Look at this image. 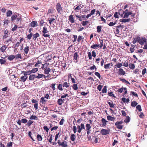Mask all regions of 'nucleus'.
I'll list each match as a JSON object with an SVG mask.
<instances>
[{
    "label": "nucleus",
    "instance_id": "nucleus-26",
    "mask_svg": "<svg viewBox=\"0 0 147 147\" xmlns=\"http://www.w3.org/2000/svg\"><path fill=\"white\" fill-rule=\"evenodd\" d=\"M38 118L37 116L32 115L30 118V120H37L38 119Z\"/></svg>",
    "mask_w": 147,
    "mask_h": 147
},
{
    "label": "nucleus",
    "instance_id": "nucleus-23",
    "mask_svg": "<svg viewBox=\"0 0 147 147\" xmlns=\"http://www.w3.org/2000/svg\"><path fill=\"white\" fill-rule=\"evenodd\" d=\"M42 64L41 61H38L35 64L34 66L35 67L38 66L40 67V65Z\"/></svg>",
    "mask_w": 147,
    "mask_h": 147
},
{
    "label": "nucleus",
    "instance_id": "nucleus-34",
    "mask_svg": "<svg viewBox=\"0 0 147 147\" xmlns=\"http://www.w3.org/2000/svg\"><path fill=\"white\" fill-rule=\"evenodd\" d=\"M36 137L37 138V140L38 141H41L42 139V136L39 134L37 135Z\"/></svg>",
    "mask_w": 147,
    "mask_h": 147
},
{
    "label": "nucleus",
    "instance_id": "nucleus-8",
    "mask_svg": "<svg viewBox=\"0 0 147 147\" xmlns=\"http://www.w3.org/2000/svg\"><path fill=\"white\" fill-rule=\"evenodd\" d=\"M69 22L71 23H74L75 21L74 20L73 16L71 15L69 16Z\"/></svg>",
    "mask_w": 147,
    "mask_h": 147
},
{
    "label": "nucleus",
    "instance_id": "nucleus-15",
    "mask_svg": "<svg viewBox=\"0 0 147 147\" xmlns=\"http://www.w3.org/2000/svg\"><path fill=\"white\" fill-rule=\"evenodd\" d=\"M7 57V59L9 61H11L16 58V56L14 55H10L8 56Z\"/></svg>",
    "mask_w": 147,
    "mask_h": 147
},
{
    "label": "nucleus",
    "instance_id": "nucleus-49",
    "mask_svg": "<svg viewBox=\"0 0 147 147\" xmlns=\"http://www.w3.org/2000/svg\"><path fill=\"white\" fill-rule=\"evenodd\" d=\"M122 66V65L121 63H118L115 65V67L120 68Z\"/></svg>",
    "mask_w": 147,
    "mask_h": 147
},
{
    "label": "nucleus",
    "instance_id": "nucleus-14",
    "mask_svg": "<svg viewBox=\"0 0 147 147\" xmlns=\"http://www.w3.org/2000/svg\"><path fill=\"white\" fill-rule=\"evenodd\" d=\"M30 26L32 27H35L37 26V22L33 21L30 23Z\"/></svg>",
    "mask_w": 147,
    "mask_h": 147
},
{
    "label": "nucleus",
    "instance_id": "nucleus-25",
    "mask_svg": "<svg viewBox=\"0 0 147 147\" xmlns=\"http://www.w3.org/2000/svg\"><path fill=\"white\" fill-rule=\"evenodd\" d=\"M47 101V100L45 99V98L43 97H41L40 99V102L42 104H45Z\"/></svg>",
    "mask_w": 147,
    "mask_h": 147
},
{
    "label": "nucleus",
    "instance_id": "nucleus-24",
    "mask_svg": "<svg viewBox=\"0 0 147 147\" xmlns=\"http://www.w3.org/2000/svg\"><path fill=\"white\" fill-rule=\"evenodd\" d=\"M57 102L59 105H61L64 102L63 100L62 99L60 98L57 100Z\"/></svg>",
    "mask_w": 147,
    "mask_h": 147
},
{
    "label": "nucleus",
    "instance_id": "nucleus-39",
    "mask_svg": "<svg viewBox=\"0 0 147 147\" xmlns=\"http://www.w3.org/2000/svg\"><path fill=\"white\" fill-rule=\"evenodd\" d=\"M37 76L36 77V78L39 79L43 77V76H44V75L43 74H37Z\"/></svg>",
    "mask_w": 147,
    "mask_h": 147
},
{
    "label": "nucleus",
    "instance_id": "nucleus-13",
    "mask_svg": "<svg viewBox=\"0 0 147 147\" xmlns=\"http://www.w3.org/2000/svg\"><path fill=\"white\" fill-rule=\"evenodd\" d=\"M7 48V46L5 45L2 46L0 48V50L3 53L5 52L6 49Z\"/></svg>",
    "mask_w": 147,
    "mask_h": 147
},
{
    "label": "nucleus",
    "instance_id": "nucleus-40",
    "mask_svg": "<svg viewBox=\"0 0 147 147\" xmlns=\"http://www.w3.org/2000/svg\"><path fill=\"white\" fill-rule=\"evenodd\" d=\"M129 67L131 69H133L135 68V65L134 64L130 63L129 65Z\"/></svg>",
    "mask_w": 147,
    "mask_h": 147
},
{
    "label": "nucleus",
    "instance_id": "nucleus-48",
    "mask_svg": "<svg viewBox=\"0 0 147 147\" xmlns=\"http://www.w3.org/2000/svg\"><path fill=\"white\" fill-rule=\"evenodd\" d=\"M54 10L53 9H49L48 10L47 14L51 13L52 14L53 13Z\"/></svg>",
    "mask_w": 147,
    "mask_h": 147
},
{
    "label": "nucleus",
    "instance_id": "nucleus-61",
    "mask_svg": "<svg viewBox=\"0 0 147 147\" xmlns=\"http://www.w3.org/2000/svg\"><path fill=\"white\" fill-rule=\"evenodd\" d=\"M89 69H90L91 70H93L94 69H95V71H96V69H97L96 66L94 65H93V66L90 67Z\"/></svg>",
    "mask_w": 147,
    "mask_h": 147
},
{
    "label": "nucleus",
    "instance_id": "nucleus-35",
    "mask_svg": "<svg viewBox=\"0 0 147 147\" xmlns=\"http://www.w3.org/2000/svg\"><path fill=\"white\" fill-rule=\"evenodd\" d=\"M137 104L138 103L136 102V101H133L131 102V105L132 107H135Z\"/></svg>",
    "mask_w": 147,
    "mask_h": 147
},
{
    "label": "nucleus",
    "instance_id": "nucleus-11",
    "mask_svg": "<svg viewBox=\"0 0 147 147\" xmlns=\"http://www.w3.org/2000/svg\"><path fill=\"white\" fill-rule=\"evenodd\" d=\"M29 50V47L28 46H26L23 49L24 52L26 55L28 54Z\"/></svg>",
    "mask_w": 147,
    "mask_h": 147
},
{
    "label": "nucleus",
    "instance_id": "nucleus-47",
    "mask_svg": "<svg viewBox=\"0 0 147 147\" xmlns=\"http://www.w3.org/2000/svg\"><path fill=\"white\" fill-rule=\"evenodd\" d=\"M15 56H16V57L17 59H22V57L20 54L19 53L17 54Z\"/></svg>",
    "mask_w": 147,
    "mask_h": 147
},
{
    "label": "nucleus",
    "instance_id": "nucleus-58",
    "mask_svg": "<svg viewBox=\"0 0 147 147\" xmlns=\"http://www.w3.org/2000/svg\"><path fill=\"white\" fill-rule=\"evenodd\" d=\"M100 45H99V47L100 48H101L103 46V41L102 40H100Z\"/></svg>",
    "mask_w": 147,
    "mask_h": 147
},
{
    "label": "nucleus",
    "instance_id": "nucleus-43",
    "mask_svg": "<svg viewBox=\"0 0 147 147\" xmlns=\"http://www.w3.org/2000/svg\"><path fill=\"white\" fill-rule=\"evenodd\" d=\"M24 75L25 76H27V75H30L32 73L31 71V70H30L29 71H27L26 72L24 71Z\"/></svg>",
    "mask_w": 147,
    "mask_h": 147
},
{
    "label": "nucleus",
    "instance_id": "nucleus-60",
    "mask_svg": "<svg viewBox=\"0 0 147 147\" xmlns=\"http://www.w3.org/2000/svg\"><path fill=\"white\" fill-rule=\"evenodd\" d=\"M56 84H52L51 85L50 87H51L53 90H55V86Z\"/></svg>",
    "mask_w": 147,
    "mask_h": 147
},
{
    "label": "nucleus",
    "instance_id": "nucleus-20",
    "mask_svg": "<svg viewBox=\"0 0 147 147\" xmlns=\"http://www.w3.org/2000/svg\"><path fill=\"white\" fill-rule=\"evenodd\" d=\"M51 69L49 67L45 69H44V73L46 74H49L50 72Z\"/></svg>",
    "mask_w": 147,
    "mask_h": 147
},
{
    "label": "nucleus",
    "instance_id": "nucleus-33",
    "mask_svg": "<svg viewBox=\"0 0 147 147\" xmlns=\"http://www.w3.org/2000/svg\"><path fill=\"white\" fill-rule=\"evenodd\" d=\"M17 17L18 16L16 14L13 15L11 17V20L12 21H13L15 20Z\"/></svg>",
    "mask_w": 147,
    "mask_h": 147
},
{
    "label": "nucleus",
    "instance_id": "nucleus-6",
    "mask_svg": "<svg viewBox=\"0 0 147 147\" xmlns=\"http://www.w3.org/2000/svg\"><path fill=\"white\" fill-rule=\"evenodd\" d=\"M100 133L102 135H106L109 133L108 130L104 129L101 130Z\"/></svg>",
    "mask_w": 147,
    "mask_h": 147
},
{
    "label": "nucleus",
    "instance_id": "nucleus-32",
    "mask_svg": "<svg viewBox=\"0 0 147 147\" xmlns=\"http://www.w3.org/2000/svg\"><path fill=\"white\" fill-rule=\"evenodd\" d=\"M61 146L63 147H66L67 146V142L66 141H64L61 143Z\"/></svg>",
    "mask_w": 147,
    "mask_h": 147
},
{
    "label": "nucleus",
    "instance_id": "nucleus-31",
    "mask_svg": "<svg viewBox=\"0 0 147 147\" xmlns=\"http://www.w3.org/2000/svg\"><path fill=\"white\" fill-rule=\"evenodd\" d=\"M102 26H99L97 27V32L98 33H100L102 29Z\"/></svg>",
    "mask_w": 147,
    "mask_h": 147
},
{
    "label": "nucleus",
    "instance_id": "nucleus-27",
    "mask_svg": "<svg viewBox=\"0 0 147 147\" xmlns=\"http://www.w3.org/2000/svg\"><path fill=\"white\" fill-rule=\"evenodd\" d=\"M76 137V136L75 134H71L70 137L71 140L73 142L75 140Z\"/></svg>",
    "mask_w": 147,
    "mask_h": 147
},
{
    "label": "nucleus",
    "instance_id": "nucleus-56",
    "mask_svg": "<svg viewBox=\"0 0 147 147\" xmlns=\"http://www.w3.org/2000/svg\"><path fill=\"white\" fill-rule=\"evenodd\" d=\"M6 62V61L5 59H0V63L1 64H4Z\"/></svg>",
    "mask_w": 147,
    "mask_h": 147
},
{
    "label": "nucleus",
    "instance_id": "nucleus-18",
    "mask_svg": "<svg viewBox=\"0 0 147 147\" xmlns=\"http://www.w3.org/2000/svg\"><path fill=\"white\" fill-rule=\"evenodd\" d=\"M99 47V44H94L91 46L90 48L93 49H97Z\"/></svg>",
    "mask_w": 147,
    "mask_h": 147
},
{
    "label": "nucleus",
    "instance_id": "nucleus-7",
    "mask_svg": "<svg viewBox=\"0 0 147 147\" xmlns=\"http://www.w3.org/2000/svg\"><path fill=\"white\" fill-rule=\"evenodd\" d=\"M79 55H78V52H76L74 54V56L73 57V60L74 61L76 60V63H77L78 62L77 61L78 58H79Z\"/></svg>",
    "mask_w": 147,
    "mask_h": 147
},
{
    "label": "nucleus",
    "instance_id": "nucleus-52",
    "mask_svg": "<svg viewBox=\"0 0 147 147\" xmlns=\"http://www.w3.org/2000/svg\"><path fill=\"white\" fill-rule=\"evenodd\" d=\"M86 130H89L91 128V126L90 124H87L86 125Z\"/></svg>",
    "mask_w": 147,
    "mask_h": 147
},
{
    "label": "nucleus",
    "instance_id": "nucleus-12",
    "mask_svg": "<svg viewBox=\"0 0 147 147\" xmlns=\"http://www.w3.org/2000/svg\"><path fill=\"white\" fill-rule=\"evenodd\" d=\"M8 32L7 29L4 30V35L3 37V39L6 38L8 36Z\"/></svg>",
    "mask_w": 147,
    "mask_h": 147
},
{
    "label": "nucleus",
    "instance_id": "nucleus-59",
    "mask_svg": "<svg viewBox=\"0 0 147 147\" xmlns=\"http://www.w3.org/2000/svg\"><path fill=\"white\" fill-rule=\"evenodd\" d=\"M128 65V63L127 61H125L123 63V66H124L125 67H127Z\"/></svg>",
    "mask_w": 147,
    "mask_h": 147
},
{
    "label": "nucleus",
    "instance_id": "nucleus-44",
    "mask_svg": "<svg viewBox=\"0 0 147 147\" xmlns=\"http://www.w3.org/2000/svg\"><path fill=\"white\" fill-rule=\"evenodd\" d=\"M72 87L73 89H74V90H77L78 89V87L77 84H74L73 85Z\"/></svg>",
    "mask_w": 147,
    "mask_h": 147
},
{
    "label": "nucleus",
    "instance_id": "nucleus-17",
    "mask_svg": "<svg viewBox=\"0 0 147 147\" xmlns=\"http://www.w3.org/2000/svg\"><path fill=\"white\" fill-rule=\"evenodd\" d=\"M33 38L34 40H36V38L39 36V33L37 32L35 34L32 35Z\"/></svg>",
    "mask_w": 147,
    "mask_h": 147
},
{
    "label": "nucleus",
    "instance_id": "nucleus-63",
    "mask_svg": "<svg viewBox=\"0 0 147 147\" xmlns=\"http://www.w3.org/2000/svg\"><path fill=\"white\" fill-rule=\"evenodd\" d=\"M21 122L22 123H25L27 122V120L26 119H25V118L22 119L21 120Z\"/></svg>",
    "mask_w": 147,
    "mask_h": 147
},
{
    "label": "nucleus",
    "instance_id": "nucleus-22",
    "mask_svg": "<svg viewBox=\"0 0 147 147\" xmlns=\"http://www.w3.org/2000/svg\"><path fill=\"white\" fill-rule=\"evenodd\" d=\"M120 22H129L130 21V18L128 19H121L120 20Z\"/></svg>",
    "mask_w": 147,
    "mask_h": 147
},
{
    "label": "nucleus",
    "instance_id": "nucleus-62",
    "mask_svg": "<svg viewBox=\"0 0 147 147\" xmlns=\"http://www.w3.org/2000/svg\"><path fill=\"white\" fill-rule=\"evenodd\" d=\"M18 28V26L16 25L15 24L14 27L13 28L11 29V31L13 32L16 30Z\"/></svg>",
    "mask_w": 147,
    "mask_h": 147
},
{
    "label": "nucleus",
    "instance_id": "nucleus-1",
    "mask_svg": "<svg viewBox=\"0 0 147 147\" xmlns=\"http://www.w3.org/2000/svg\"><path fill=\"white\" fill-rule=\"evenodd\" d=\"M78 129V134H77L78 136H79L80 133H81V131L82 129H85V127L84 124L83 123H81L80 125V126L79 125L77 127Z\"/></svg>",
    "mask_w": 147,
    "mask_h": 147
},
{
    "label": "nucleus",
    "instance_id": "nucleus-51",
    "mask_svg": "<svg viewBox=\"0 0 147 147\" xmlns=\"http://www.w3.org/2000/svg\"><path fill=\"white\" fill-rule=\"evenodd\" d=\"M33 35L32 33H30L29 34H28L27 36V38L28 39L30 40Z\"/></svg>",
    "mask_w": 147,
    "mask_h": 147
},
{
    "label": "nucleus",
    "instance_id": "nucleus-4",
    "mask_svg": "<svg viewBox=\"0 0 147 147\" xmlns=\"http://www.w3.org/2000/svg\"><path fill=\"white\" fill-rule=\"evenodd\" d=\"M138 42L141 45H143L145 42H146V39L145 38L138 37Z\"/></svg>",
    "mask_w": 147,
    "mask_h": 147
},
{
    "label": "nucleus",
    "instance_id": "nucleus-42",
    "mask_svg": "<svg viewBox=\"0 0 147 147\" xmlns=\"http://www.w3.org/2000/svg\"><path fill=\"white\" fill-rule=\"evenodd\" d=\"M33 123V121H32L29 120L26 124L27 125L28 127H30Z\"/></svg>",
    "mask_w": 147,
    "mask_h": 147
},
{
    "label": "nucleus",
    "instance_id": "nucleus-57",
    "mask_svg": "<svg viewBox=\"0 0 147 147\" xmlns=\"http://www.w3.org/2000/svg\"><path fill=\"white\" fill-rule=\"evenodd\" d=\"M102 92L103 93L107 92V87L106 86H104L102 90Z\"/></svg>",
    "mask_w": 147,
    "mask_h": 147
},
{
    "label": "nucleus",
    "instance_id": "nucleus-9",
    "mask_svg": "<svg viewBox=\"0 0 147 147\" xmlns=\"http://www.w3.org/2000/svg\"><path fill=\"white\" fill-rule=\"evenodd\" d=\"M49 63H45L44 64H42V66L41 67V68L42 69L44 70L45 69L48 68L49 67Z\"/></svg>",
    "mask_w": 147,
    "mask_h": 147
},
{
    "label": "nucleus",
    "instance_id": "nucleus-64",
    "mask_svg": "<svg viewBox=\"0 0 147 147\" xmlns=\"http://www.w3.org/2000/svg\"><path fill=\"white\" fill-rule=\"evenodd\" d=\"M12 143L11 142H8L7 143V147H12Z\"/></svg>",
    "mask_w": 147,
    "mask_h": 147
},
{
    "label": "nucleus",
    "instance_id": "nucleus-2",
    "mask_svg": "<svg viewBox=\"0 0 147 147\" xmlns=\"http://www.w3.org/2000/svg\"><path fill=\"white\" fill-rule=\"evenodd\" d=\"M123 123V121H117L115 123V125L117 129H121L123 127V125H121V124Z\"/></svg>",
    "mask_w": 147,
    "mask_h": 147
},
{
    "label": "nucleus",
    "instance_id": "nucleus-19",
    "mask_svg": "<svg viewBox=\"0 0 147 147\" xmlns=\"http://www.w3.org/2000/svg\"><path fill=\"white\" fill-rule=\"evenodd\" d=\"M18 14V17L16 18V23L17 24L19 22V21H21L22 20V18H21V15H20V16H19V14Z\"/></svg>",
    "mask_w": 147,
    "mask_h": 147
},
{
    "label": "nucleus",
    "instance_id": "nucleus-21",
    "mask_svg": "<svg viewBox=\"0 0 147 147\" xmlns=\"http://www.w3.org/2000/svg\"><path fill=\"white\" fill-rule=\"evenodd\" d=\"M101 121L103 123V126H105L107 125V123L108 122V121L106 120L105 119L103 118L101 119Z\"/></svg>",
    "mask_w": 147,
    "mask_h": 147
},
{
    "label": "nucleus",
    "instance_id": "nucleus-41",
    "mask_svg": "<svg viewBox=\"0 0 147 147\" xmlns=\"http://www.w3.org/2000/svg\"><path fill=\"white\" fill-rule=\"evenodd\" d=\"M69 83H68L67 82H64L63 84V86L64 87H65L66 88L69 87Z\"/></svg>",
    "mask_w": 147,
    "mask_h": 147
},
{
    "label": "nucleus",
    "instance_id": "nucleus-55",
    "mask_svg": "<svg viewBox=\"0 0 147 147\" xmlns=\"http://www.w3.org/2000/svg\"><path fill=\"white\" fill-rule=\"evenodd\" d=\"M108 104L110 106V107L111 108H114V105L113 104V102L111 101V102H108Z\"/></svg>",
    "mask_w": 147,
    "mask_h": 147
},
{
    "label": "nucleus",
    "instance_id": "nucleus-37",
    "mask_svg": "<svg viewBox=\"0 0 147 147\" xmlns=\"http://www.w3.org/2000/svg\"><path fill=\"white\" fill-rule=\"evenodd\" d=\"M89 23V22L88 21H83L82 22L81 24L83 26H85L87 25Z\"/></svg>",
    "mask_w": 147,
    "mask_h": 147
},
{
    "label": "nucleus",
    "instance_id": "nucleus-36",
    "mask_svg": "<svg viewBox=\"0 0 147 147\" xmlns=\"http://www.w3.org/2000/svg\"><path fill=\"white\" fill-rule=\"evenodd\" d=\"M127 90V88H121L118 89L117 90V92H118L122 93L123 91V90Z\"/></svg>",
    "mask_w": 147,
    "mask_h": 147
},
{
    "label": "nucleus",
    "instance_id": "nucleus-16",
    "mask_svg": "<svg viewBox=\"0 0 147 147\" xmlns=\"http://www.w3.org/2000/svg\"><path fill=\"white\" fill-rule=\"evenodd\" d=\"M55 20V19L54 18H48V21L50 25L53 23V22H55L54 21Z\"/></svg>",
    "mask_w": 147,
    "mask_h": 147
},
{
    "label": "nucleus",
    "instance_id": "nucleus-10",
    "mask_svg": "<svg viewBox=\"0 0 147 147\" xmlns=\"http://www.w3.org/2000/svg\"><path fill=\"white\" fill-rule=\"evenodd\" d=\"M118 73L120 75H124L125 74V72L122 69L120 68Z\"/></svg>",
    "mask_w": 147,
    "mask_h": 147
},
{
    "label": "nucleus",
    "instance_id": "nucleus-45",
    "mask_svg": "<svg viewBox=\"0 0 147 147\" xmlns=\"http://www.w3.org/2000/svg\"><path fill=\"white\" fill-rule=\"evenodd\" d=\"M83 39L84 38L83 37V36L80 35L78 36L77 41L78 42H79L82 40H83Z\"/></svg>",
    "mask_w": 147,
    "mask_h": 147
},
{
    "label": "nucleus",
    "instance_id": "nucleus-38",
    "mask_svg": "<svg viewBox=\"0 0 147 147\" xmlns=\"http://www.w3.org/2000/svg\"><path fill=\"white\" fill-rule=\"evenodd\" d=\"M62 84H59L57 86L58 89L60 91H62L63 90L62 87Z\"/></svg>",
    "mask_w": 147,
    "mask_h": 147
},
{
    "label": "nucleus",
    "instance_id": "nucleus-5",
    "mask_svg": "<svg viewBox=\"0 0 147 147\" xmlns=\"http://www.w3.org/2000/svg\"><path fill=\"white\" fill-rule=\"evenodd\" d=\"M43 34L42 36L45 37H49L50 36L49 34H46L48 32V31L47 30V28L45 27H44L43 28L42 31Z\"/></svg>",
    "mask_w": 147,
    "mask_h": 147
},
{
    "label": "nucleus",
    "instance_id": "nucleus-54",
    "mask_svg": "<svg viewBox=\"0 0 147 147\" xmlns=\"http://www.w3.org/2000/svg\"><path fill=\"white\" fill-rule=\"evenodd\" d=\"M38 70V68H33L32 70H31L32 73H35L37 72Z\"/></svg>",
    "mask_w": 147,
    "mask_h": 147
},
{
    "label": "nucleus",
    "instance_id": "nucleus-28",
    "mask_svg": "<svg viewBox=\"0 0 147 147\" xmlns=\"http://www.w3.org/2000/svg\"><path fill=\"white\" fill-rule=\"evenodd\" d=\"M107 119L109 121H114L115 119V118L113 117L110 115H108L107 116Z\"/></svg>",
    "mask_w": 147,
    "mask_h": 147
},
{
    "label": "nucleus",
    "instance_id": "nucleus-3",
    "mask_svg": "<svg viewBox=\"0 0 147 147\" xmlns=\"http://www.w3.org/2000/svg\"><path fill=\"white\" fill-rule=\"evenodd\" d=\"M56 9L58 13H61L62 11V8L61 6V5L60 3H57L56 5Z\"/></svg>",
    "mask_w": 147,
    "mask_h": 147
},
{
    "label": "nucleus",
    "instance_id": "nucleus-30",
    "mask_svg": "<svg viewBox=\"0 0 147 147\" xmlns=\"http://www.w3.org/2000/svg\"><path fill=\"white\" fill-rule=\"evenodd\" d=\"M130 117L128 116H127L126 117L125 119L124 120V121L126 123H127L130 121Z\"/></svg>",
    "mask_w": 147,
    "mask_h": 147
},
{
    "label": "nucleus",
    "instance_id": "nucleus-50",
    "mask_svg": "<svg viewBox=\"0 0 147 147\" xmlns=\"http://www.w3.org/2000/svg\"><path fill=\"white\" fill-rule=\"evenodd\" d=\"M110 63H108L107 64H105V65L104 66V67L105 69H109L110 67Z\"/></svg>",
    "mask_w": 147,
    "mask_h": 147
},
{
    "label": "nucleus",
    "instance_id": "nucleus-29",
    "mask_svg": "<svg viewBox=\"0 0 147 147\" xmlns=\"http://www.w3.org/2000/svg\"><path fill=\"white\" fill-rule=\"evenodd\" d=\"M28 78V77L26 76H21L20 78L21 79L23 82H25L26 80Z\"/></svg>",
    "mask_w": 147,
    "mask_h": 147
},
{
    "label": "nucleus",
    "instance_id": "nucleus-46",
    "mask_svg": "<svg viewBox=\"0 0 147 147\" xmlns=\"http://www.w3.org/2000/svg\"><path fill=\"white\" fill-rule=\"evenodd\" d=\"M12 12L11 11L9 10L7 13V16L9 17L12 14Z\"/></svg>",
    "mask_w": 147,
    "mask_h": 147
},
{
    "label": "nucleus",
    "instance_id": "nucleus-53",
    "mask_svg": "<svg viewBox=\"0 0 147 147\" xmlns=\"http://www.w3.org/2000/svg\"><path fill=\"white\" fill-rule=\"evenodd\" d=\"M136 109L138 110L139 112L141 111L142 109H141V106L140 105H138L136 107Z\"/></svg>",
    "mask_w": 147,
    "mask_h": 147
}]
</instances>
